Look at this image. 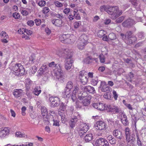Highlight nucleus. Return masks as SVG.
Listing matches in <instances>:
<instances>
[{"label":"nucleus","instance_id":"nucleus-1","mask_svg":"<svg viewBox=\"0 0 146 146\" xmlns=\"http://www.w3.org/2000/svg\"><path fill=\"white\" fill-rule=\"evenodd\" d=\"M101 11H105L110 15L111 18L113 19H116L123 13L122 10H119L117 6L109 7L105 5L101 6L100 8Z\"/></svg>","mask_w":146,"mask_h":146},{"label":"nucleus","instance_id":"nucleus-2","mask_svg":"<svg viewBox=\"0 0 146 146\" xmlns=\"http://www.w3.org/2000/svg\"><path fill=\"white\" fill-rule=\"evenodd\" d=\"M60 56H63L66 58L65 63V68L67 70H69L71 68L73 60L70 58L72 57V53L68 49H65L61 50L59 54H58Z\"/></svg>","mask_w":146,"mask_h":146},{"label":"nucleus","instance_id":"nucleus-3","mask_svg":"<svg viewBox=\"0 0 146 146\" xmlns=\"http://www.w3.org/2000/svg\"><path fill=\"white\" fill-rule=\"evenodd\" d=\"M48 66L53 69L54 75L58 79L62 77L63 73L60 64L57 66L56 64L54 62H52L49 64Z\"/></svg>","mask_w":146,"mask_h":146},{"label":"nucleus","instance_id":"nucleus-4","mask_svg":"<svg viewBox=\"0 0 146 146\" xmlns=\"http://www.w3.org/2000/svg\"><path fill=\"white\" fill-rule=\"evenodd\" d=\"M59 39L62 43L70 44L74 42L76 37L74 35H71L70 34H68L60 35Z\"/></svg>","mask_w":146,"mask_h":146},{"label":"nucleus","instance_id":"nucleus-5","mask_svg":"<svg viewBox=\"0 0 146 146\" xmlns=\"http://www.w3.org/2000/svg\"><path fill=\"white\" fill-rule=\"evenodd\" d=\"M13 72V73L15 75L21 76L24 74L25 70L23 66L20 63H17L11 68Z\"/></svg>","mask_w":146,"mask_h":146},{"label":"nucleus","instance_id":"nucleus-6","mask_svg":"<svg viewBox=\"0 0 146 146\" xmlns=\"http://www.w3.org/2000/svg\"><path fill=\"white\" fill-rule=\"evenodd\" d=\"M88 38L85 35H82L79 37L77 42L78 48L80 50H82L87 43Z\"/></svg>","mask_w":146,"mask_h":146},{"label":"nucleus","instance_id":"nucleus-7","mask_svg":"<svg viewBox=\"0 0 146 146\" xmlns=\"http://www.w3.org/2000/svg\"><path fill=\"white\" fill-rule=\"evenodd\" d=\"M94 127L96 130H105L108 128L105 123L102 121H97L94 125Z\"/></svg>","mask_w":146,"mask_h":146},{"label":"nucleus","instance_id":"nucleus-8","mask_svg":"<svg viewBox=\"0 0 146 146\" xmlns=\"http://www.w3.org/2000/svg\"><path fill=\"white\" fill-rule=\"evenodd\" d=\"M80 117V115L78 112H75L74 113L73 117L69 121L70 127L72 128L75 126V125L77 122L78 119Z\"/></svg>","mask_w":146,"mask_h":146},{"label":"nucleus","instance_id":"nucleus-9","mask_svg":"<svg viewBox=\"0 0 146 146\" xmlns=\"http://www.w3.org/2000/svg\"><path fill=\"white\" fill-rule=\"evenodd\" d=\"M49 100L51 107H56L59 106L60 100L58 97L51 96L49 98Z\"/></svg>","mask_w":146,"mask_h":146},{"label":"nucleus","instance_id":"nucleus-10","mask_svg":"<svg viewBox=\"0 0 146 146\" xmlns=\"http://www.w3.org/2000/svg\"><path fill=\"white\" fill-rule=\"evenodd\" d=\"M109 112H112L113 113H122V110L121 108L117 106H110L108 108Z\"/></svg>","mask_w":146,"mask_h":146},{"label":"nucleus","instance_id":"nucleus-11","mask_svg":"<svg viewBox=\"0 0 146 146\" xmlns=\"http://www.w3.org/2000/svg\"><path fill=\"white\" fill-rule=\"evenodd\" d=\"M86 94V92H84L82 94V99L84 98L82 102V105L84 106H88L89 105L90 102V100L91 99V97L89 96H86L84 97V94Z\"/></svg>","mask_w":146,"mask_h":146},{"label":"nucleus","instance_id":"nucleus-12","mask_svg":"<svg viewBox=\"0 0 146 146\" xmlns=\"http://www.w3.org/2000/svg\"><path fill=\"white\" fill-rule=\"evenodd\" d=\"M73 90L72 93V94L71 95V98L73 101L74 102L76 99L77 96H78V95L77 94L79 90V88L78 87L76 86H75L73 88Z\"/></svg>","mask_w":146,"mask_h":146},{"label":"nucleus","instance_id":"nucleus-13","mask_svg":"<svg viewBox=\"0 0 146 146\" xmlns=\"http://www.w3.org/2000/svg\"><path fill=\"white\" fill-rule=\"evenodd\" d=\"M75 11H73V13L70 12V15L68 16V18L70 21H72L74 18L77 20H80L81 17L80 15L76 14Z\"/></svg>","mask_w":146,"mask_h":146},{"label":"nucleus","instance_id":"nucleus-14","mask_svg":"<svg viewBox=\"0 0 146 146\" xmlns=\"http://www.w3.org/2000/svg\"><path fill=\"white\" fill-rule=\"evenodd\" d=\"M93 106L95 108L100 111L104 110L105 108V104L100 102L94 103L93 104Z\"/></svg>","mask_w":146,"mask_h":146},{"label":"nucleus","instance_id":"nucleus-15","mask_svg":"<svg viewBox=\"0 0 146 146\" xmlns=\"http://www.w3.org/2000/svg\"><path fill=\"white\" fill-rule=\"evenodd\" d=\"M9 130L8 127H5L0 129V138H4L9 133Z\"/></svg>","mask_w":146,"mask_h":146},{"label":"nucleus","instance_id":"nucleus-16","mask_svg":"<svg viewBox=\"0 0 146 146\" xmlns=\"http://www.w3.org/2000/svg\"><path fill=\"white\" fill-rule=\"evenodd\" d=\"M134 23V21L133 19H129L124 21L122 23V25L124 27H130L132 26Z\"/></svg>","mask_w":146,"mask_h":146},{"label":"nucleus","instance_id":"nucleus-17","mask_svg":"<svg viewBox=\"0 0 146 146\" xmlns=\"http://www.w3.org/2000/svg\"><path fill=\"white\" fill-rule=\"evenodd\" d=\"M135 136L134 133H133L131 134L125 136L126 140L127 142V146H131V145H129V143L131 141L132 142L134 141L135 139Z\"/></svg>","mask_w":146,"mask_h":146},{"label":"nucleus","instance_id":"nucleus-18","mask_svg":"<svg viewBox=\"0 0 146 146\" xmlns=\"http://www.w3.org/2000/svg\"><path fill=\"white\" fill-rule=\"evenodd\" d=\"M23 90L21 89H16L13 93V95L17 98L21 97L22 95Z\"/></svg>","mask_w":146,"mask_h":146},{"label":"nucleus","instance_id":"nucleus-19","mask_svg":"<svg viewBox=\"0 0 146 146\" xmlns=\"http://www.w3.org/2000/svg\"><path fill=\"white\" fill-rule=\"evenodd\" d=\"M113 134L114 136L120 139H121L123 137L122 132L117 129L114 130Z\"/></svg>","mask_w":146,"mask_h":146},{"label":"nucleus","instance_id":"nucleus-20","mask_svg":"<svg viewBox=\"0 0 146 146\" xmlns=\"http://www.w3.org/2000/svg\"><path fill=\"white\" fill-rule=\"evenodd\" d=\"M52 23L56 26L60 27L62 26V20L58 19H53L52 21Z\"/></svg>","mask_w":146,"mask_h":146},{"label":"nucleus","instance_id":"nucleus-21","mask_svg":"<svg viewBox=\"0 0 146 146\" xmlns=\"http://www.w3.org/2000/svg\"><path fill=\"white\" fill-rule=\"evenodd\" d=\"M84 89L85 91L90 93L94 94L96 92L94 88L91 86H88L84 87Z\"/></svg>","mask_w":146,"mask_h":146},{"label":"nucleus","instance_id":"nucleus-22","mask_svg":"<svg viewBox=\"0 0 146 146\" xmlns=\"http://www.w3.org/2000/svg\"><path fill=\"white\" fill-rule=\"evenodd\" d=\"M102 92H106L109 89V88L107 86L104 82H101V84L99 87Z\"/></svg>","mask_w":146,"mask_h":146},{"label":"nucleus","instance_id":"nucleus-23","mask_svg":"<svg viewBox=\"0 0 146 146\" xmlns=\"http://www.w3.org/2000/svg\"><path fill=\"white\" fill-rule=\"evenodd\" d=\"M71 90L69 89L65 88L64 89V91L63 93V97L64 98H69L70 96V91Z\"/></svg>","mask_w":146,"mask_h":146},{"label":"nucleus","instance_id":"nucleus-24","mask_svg":"<svg viewBox=\"0 0 146 146\" xmlns=\"http://www.w3.org/2000/svg\"><path fill=\"white\" fill-rule=\"evenodd\" d=\"M136 40V37L135 36L133 35L131 37L127 39L126 40H127V43L131 44L135 42Z\"/></svg>","mask_w":146,"mask_h":146},{"label":"nucleus","instance_id":"nucleus-25","mask_svg":"<svg viewBox=\"0 0 146 146\" xmlns=\"http://www.w3.org/2000/svg\"><path fill=\"white\" fill-rule=\"evenodd\" d=\"M92 134L90 133L87 134L84 137V139L86 142H88L92 140Z\"/></svg>","mask_w":146,"mask_h":146},{"label":"nucleus","instance_id":"nucleus-26","mask_svg":"<svg viewBox=\"0 0 146 146\" xmlns=\"http://www.w3.org/2000/svg\"><path fill=\"white\" fill-rule=\"evenodd\" d=\"M80 82L83 84L85 85L88 82V78L86 76H83L82 77L79 78Z\"/></svg>","mask_w":146,"mask_h":146},{"label":"nucleus","instance_id":"nucleus-27","mask_svg":"<svg viewBox=\"0 0 146 146\" xmlns=\"http://www.w3.org/2000/svg\"><path fill=\"white\" fill-rule=\"evenodd\" d=\"M106 140L104 139L100 138L96 140V144L97 146H101L103 145V144Z\"/></svg>","mask_w":146,"mask_h":146},{"label":"nucleus","instance_id":"nucleus-28","mask_svg":"<svg viewBox=\"0 0 146 146\" xmlns=\"http://www.w3.org/2000/svg\"><path fill=\"white\" fill-rule=\"evenodd\" d=\"M41 91L39 87H36L33 91V93L36 96H38L41 93Z\"/></svg>","mask_w":146,"mask_h":146},{"label":"nucleus","instance_id":"nucleus-29","mask_svg":"<svg viewBox=\"0 0 146 146\" xmlns=\"http://www.w3.org/2000/svg\"><path fill=\"white\" fill-rule=\"evenodd\" d=\"M35 60V56L34 54L31 55L29 57V64L33 63Z\"/></svg>","mask_w":146,"mask_h":146},{"label":"nucleus","instance_id":"nucleus-30","mask_svg":"<svg viewBox=\"0 0 146 146\" xmlns=\"http://www.w3.org/2000/svg\"><path fill=\"white\" fill-rule=\"evenodd\" d=\"M43 116L44 122L46 124L48 125L50 123L49 116L47 115Z\"/></svg>","mask_w":146,"mask_h":146},{"label":"nucleus","instance_id":"nucleus-31","mask_svg":"<svg viewBox=\"0 0 146 146\" xmlns=\"http://www.w3.org/2000/svg\"><path fill=\"white\" fill-rule=\"evenodd\" d=\"M15 136L18 137L23 138L27 136L24 133H22L21 132H17L15 133Z\"/></svg>","mask_w":146,"mask_h":146},{"label":"nucleus","instance_id":"nucleus-32","mask_svg":"<svg viewBox=\"0 0 146 146\" xmlns=\"http://www.w3.org/2000/svg\"><path fill=\"white\" fill-rule=\"evenodd\" d=\"M41 112L43 116L46 115H48V111L46 108L44 107H42Z\"/></svg>","mask_w":146,"mask_h":146},{"label":"nucleus","instance_id":"nucleus-33","mask_svg":"<svg viewBox=\"0 0 146 146\" xmlns=\"http://www.w3.org/2000/svg\"><path fill=\"white\" fill-rule=\"evenodd\" d=\"M106 34V31L102 30H100L97 33V35L99 37H102L104 36Z\"/></svg>","mask_w":146,"mask_h":146},{"label":"nucleus","instance_id":"nucleus-34","mask_svg":"<svg viewBox=\"0 0 146 146\" xmlns=\"http://www.w3.org/2000/svg\"><path fill=\"white\" fill-rule=\"evenodd\" d=\"M103 96L105 98L108 100L111 99V93L109 92L105 93L104 94Z\"/></svg>","mask_w":146,"mask_h":146},{"label":"nucleus","instance_id":"nucleus-35","mask_svg":"<svg viewBox=\"0 0 146 146\" xmlns=\"http://www.w3.org/2000/svg\"><path fill=\"white\" fill-rule=\"evenodd\" d=\"M132 33V32L129 31L127 32L125 35V40L131 37L133 35H131Z\"/></svg>","mask_w":146,"mask_h":146},{"label":"nucleus","instance_id":"nucleus-36","mask_svg":"<svg viewBox=\"0 0 146 146\" xmlns=\"http://www.w3.org/2000/svg\"><path fill=\"white\" fill-rule=\"evenodd\" d=\"M53 15L54 17L59 18L60 20H62L64 18V16L62 13H55L53 14Z\"/></svg>","mask_w":146,"mask_h":146},{"label":"nucleus","instance_id":"nucleus-37","mask_svg":"<svg viewBox=\"0 0 146 146\" xmlns=\"http://www.w3.org/2000/svg\"><path fill=\"white\" fill-rule=\"evenodd\" d=\"M73 83L71 81L68 82L65 88L69 89L71 90L73 87Z\"/></svg>","mask_w":146,"mask_h":146},{"label":"nucleus","instance_id":"nucleus-38","mask_svg":"<svg viewBox=\"0 0 146 146\" xmlns=\"http://www.w3.org/2000/svg\"><path fill=\"white\" fill-rule=\"evenodd\" d=\"M121 121L124 125L126 126L129 125V122L127 118H126L125 119H121Z\"/></svg>","mask_w":146,"mask_h":146},{"label":"nucleus","instance_id":"nucleus-39","mask_svg":"<svg viewBox=\"0 0 146 146\" xmlns=\"http://www.w3.org/2000/svg\"><path fill=\"white\" fill-rule=\"evenodd\" d=\"M134 123H135V134H136V137H137V141H140V140L139 138V133L138 132V131H137V128L136 127V121H134Z\"/></svg>","mask_w":146,"mask_h":146},{"label":"nucleus","instance_id":"nucleus-40","mask_svg":"<svg viewBox=\"0 0 146 146\" xmlns=\"http://www.w3.org/2000/svg\"><path fill=\"white\" fill-rule=\"evenodd\" d=\"M108 38L111 40H113L116 38V35L113 33H110L108 36Z\"/></svg>","mask_w":146,"mask_h":146},{"label":"nucleus","instance_id":"nucleus-41","mask_svg":"<svg viewBox=\"0 0 146 146\" xmlns=\"http://www.w3.org/2000/svg\"><path fill=\"white\" fill-rule=\"evenodd\" d=\"M80 129H81L82 130L84 131V132L86 133L88 129V127L86 124H84L83 125L82 127Z\"/></svg>","mask_w":146,"mask_h":146},{"label":"nucleus","instance_id":"nucleus-42","mask_svg":"<svg viewBox=\"0 0 146 146\" xmlns=\"http://www.w3.org/2000/svg\"><path fill=\"white\" fill-rule=\"evenodd\" d=\"M124 131L125 136L131 134V130L129 127H126L124 130Z\"/></svg>","mask_w":146,"mask_h":146},{"label":"nucleus","instance_id":"nucleus-43","mask_svg":"<svg viewBox=\"0 0 146 146\" xmlns=\"http://www.w3.org/2000/svg\"><path fill=\"white\" fill-rule=\"evenodd\" d=\"M66 106L64 103L62 102L60 104L59 108L60 110L64 111L66 110Z\"/></svg>","mask_w":146,"mask_h":146},{"label":"nucleus","instance_id":"nucleus-44","mask_svg":"<svg viewBox=\"0 0 146 146\" xmlns=\"http://www.w3.org/2000/svg\"><path fill=\"white\" fill-rule=\"evenodd\" d=\"M81 25V22L80 21H76L74 23V28L77 29Z\"/></svg>","mask_w":146,"mask_h":146},{"label":"nucleus","instance_id":"nucleus-45","mask_svg":"<svg viewBox=\"0 0 146 146\" xmlns=\"http://www.w3.org/2000/svg\"><path fill=\"white\" fill-rule=\"evenodd\" d=\"M91 84L93 86H96L97 85L98 82V79L97 78H96L92 79L91 82Z\"/></svg>","mask_w":146,"mask_h":146},{"label":"nucleus","instance_id":"nucleus-46","mask_svg":"<svg viewBox=\"0 0 146 146\" xmlns=\"http://www.w3.org/2000/svg\"><path fill=\"white\" fill-rule=\"evenodd\" d=\"M0 35L2 38H8L9 37L8 35L5 31H2L0 33Z\"/></svg>","mask_w":146,"mask_h":146},{"label":"nucleus","instance_id":"nucleus-47","mask_svg":"<svg viewBox=\"0 0 146 146\" xmlns=\"http://www.w3.org/2000/svg\"><path fill=\"white\" fill-rule=\"evenodd\" d=\"M124 19V17L121 16L116 19L115 22L117 23H120Z\"/></svg>","mask_w":146,"mask_h":146},{"label":"nucleus","instance_id":"nucleus-48","mask_svg":"<svg viewBox=\"0 0 146 146\" xmlns=\"http://www.w3.org/2000/svg\"><path fill=\"white\" fill-rule=\"evenodd\" d=\"M76 101V107L77 108H82V103L79 101H77V99L75 101Z\"/></svg>","mask_w":146,"mask_h":146},{"label":"nucleus","instance_id":"nucleus-49","mask_svg":"<svg viewBox=\"0 0 146 146\" xmlns=\"http://www.w3.org/2000/svg\"><path fill=\"white\" fill-rule=\"evenodd\" d=\"M87 74V72L84 70H82L80 71L79 73V78H80V77H82L83 76H86Z\"/></svg>","mask_w":146,"mask_h":146},{"label":"nucleus","instance_id":"nucleus-50","mask_svg":"<svg viewBox=\"0 0 146 146\" xmlns=\"http://www.w3.org/2000/svg\"><path fill=\"white\" fill-rule=\"evenodd\" d=\"M47 69V67L46 66H42L40 68L39 71H41V74H43L45 70Z\"/></svg>","mask_w":146,"mask_h":146},{"label":"nucleus","instance_id":"nucleus-51","mask_svg":"<svg viewBox=\"0 0 146 146\" xmlns=\"http://www.w3.org/2000/svg\"><path fill=\"white\" fill-rule=\"evenodd\" d=\"M54 4L56 7H62L63 6V4L58 1L54 2Z\"/></svg>","mask_w":146,"mask_h":146},{"label":"nucleus","instance_id":"nucleus-52","mask_svg":"<svg viewBox=\"0 0 146 146\" xmlns=\"http://www.w3.org/2000/svg\"><path fill=\"white\" fill-rule=\"evenodd\" d=\"M108 122L109 124V126L111 127L114 125V121L111 119H109L108 120Z\"/></svg>","mask_w":146,"mask_h":146},{"label":"nucleus","instance_id":"nucleus-53","mask_svg":"<svg viewBox=\"0 0 146 146\" xmlns=\"http://www.w3.org/2000/svg\"><path fill=\"white\" fill-rule=\"evenodd\" d=\"M30 115L31 118L34 119L36 117L37 115L35 112H32L30 113Z\"/></svg>","mask_w":146,"mask_h":146},{"label":"nucleus","instance_id":"nucleus-54","mask_svg":"<svg viewBox=\"0 0 146 146\" xmlns=\"http://www.w3.org/2000/svg\"><path fill=\"white\" fill-rule=\"evenodd\" d=\"M50 9L48 7H44L43 9L42 12L43 13L45 14L49 11Z\"/></svg>","mask_w":146,"mask_h":146},{"label":"nucleus","instance_id":"nucleus-55","mask_svg":"<svg viewBox=\"0 0 146 146\" xmlns=\"http://www.w3.org/2000/svg\"><path fill=\"white\" fill-rule=\"evenodd\" d=\"M113 94V97L114 99L115 100H117L118 96L116 91L114 90H113L112 92Z\"/></svg>","mask_w":146,"mask_h":146},{"label":"nucleus","instance_id":"nucleus-56","mask_svg":"<svg viewBox=\"0 0 146 146\" xmlns=\"http://www.w3.org/2000/svg\"><path fill=\"white\" fill-rule=\"evenodd\" d=\"M13 16L15 19H18L19 18L20 15L19 13L17 12H15L13 13Z\"/></svg>","mask_w":146,"mask_h":146},{"label":"nucleus","instance_id":"nucleus-57","mask_svg":"<svg viewBox=\"0 0 146 146\" xmlns=\"http://www.w3.org/2000/svg\"><path fill=\"white\" fill-rule=\"evenodd\" d=\"M31 72L33 74L35 73L37 71L36 67L35 66H33L31 69Z\"/></svg>","mask_w":146,"mask_h":146},{"label":"nucleus","instance_id":"nucleus-58","mask_svg":"<svg viewBox=\"0 0 146 146\" xmlns=\"http://www.w3.org/2000/svg\"><path fill=\"white\" fill-rule=\"evenodd\" d=\"M100 62L102 63H104L105 62V58L104 56L103 55H100Z\"/></svg>","mask_w":146,"mask_h":146},{"label":"nucleus","instance_id":"nucleus-59","mask_svg":"<svg viewBox=\"0 0 146 146\" xmlns=\"http://www.w3.org/2000/svg\"><path fill=\"white\" fill-rule=\"evenodd\" d=\"M26 108L25 106L21 108V113L23 115H25L26 114L25 111Z\"/></svg>","mask_w":146,"mask_h":146},{"label":"nucleus","instance_id":"nucleus-60","mask_svg":"<svg viewBox=\"0 0 146 146\" xmlns=\"http://www.w3.org/2000/svg\"><path fill=\"white\" fill-rule=\"evenodd\" d=\"M70 9L69 8H66L64 9L63 11V12L66 14H68L70 13Z\"/></svg>","mask_w":146,"mask_h":146},{"label":"nucleus","instance_id":"nucleus-61","mask_svg":"<svg viewBox=\"0 0 146 146\" xmlns=\"http://www.w3.org/2000/svg\"><path fill=\"white\" fill-rule=\"evenodd\" d=\"M35 22L37 26H38L40 24L41 21V20L39 19H36L35 20Z\"/></svg>","mask_w":146,"mask_h":146},{"label":"nucleus","instance_id":"nucleus-62","mask_svg":"<svg viewBox=\"0 0 146 146\" xmlns=\"http://www.w3.org/2000/svg\"><path fill=\"white\" fill-rule=\"evenodd\" d=\"M38 4L41 7L45 5L46 2L44 1H41L38 3Z\"/></svg>","mask_w":146,"mask_h":146},{"label":"nucleus","instance_id":"nucleus-63","mask_svg":"<svg viewBox=\"0 0 146 146\" xmlns=\"http://www.w3.org/2000/svg\"><path fill=\"white\" fill-rule=\"evenodd\" d=\"M27 24L28 25L31 27L33 26L34 24V22L32 20L29 21L27 22Z\"/></svg>","mask_w":146,"mask_h":146},{"label":"nucleus","instance_id":"nucleus-64","mask_svg":"<svg viewBox=\"0 0 146 146\" xmlns=\"http://www.w3.org/2000/svg\"><path fill=\"white\" fill-rule=\"evenodd\" d=\"M33 144L32 143H30L28 144V145H24L22 144V145H14V146H33Z\"/></svg>","mask_w":146,"mask_h":146}]
</instances>
